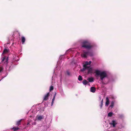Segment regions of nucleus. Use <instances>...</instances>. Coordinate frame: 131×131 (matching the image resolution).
<instances>
[{
	"mask_svg": "<svg viewBox=\"0 0 131 131\" xmlns=\"http://www.w3.org/2000/svg\"><path fill=\"white\" fill-rule=\"evenodd\" d=\"M22 120V119H21L20 120L17 121L16 122V125H18H18H20V124H21V121Z\"/></svg>",
	"mask_w": 131,
	"mask_h": 131,
	"instance_id": "14",
	"label": "nucleus"
},
{
	"mask_svg": "<svg viewBox=\"0 0 131 131\" xmlns=\"http://www.w3.org/2000/svg\"><path fill=\"white\" fill-rule=\"evenodd\" d=\"M9 51L8 50L5 49L3 51V54H5L8 53Z\"/></svg>",
	"mask_w": 131,
	"mask_h": 131,
	"instance_id": "15",
	"label": "nucleus"
},
{
	"mask_svg": "<svg viewBox=\"0 0 131 131\" xmlns=\"http://www.w3.org/2000/svg\"><path fill=\"white\" fill-rule=\"evenodd\" d=\"M19 129V128L18 127H14L11 128L10 129L13 130V131H17Z\"/></svg>",
	"mask_w": 131,
	"mask_h": 131,
	"instance_id": "8",
	"label": "nucleus"
},
{
	"mask_svg": "<svg viewBox=\"0 0 131 131\" xmlns=\"http://www.w3.org/2000/svg\"><path fill=\"white\" fill-rule=\"evenodd\" d=\"M95 73L96 75L100 76V79L102 81H103L104 78L107 77V73L105 71L101 72L97 70H95Z\"/></svg>",
	"mask_w": 131,
	"mask_h": 131,
	"instance_id": "1",
	"label": "nucleus"
},
{
	"mask_svg": "<svg viewBox=\"0 0 131 131\" xmlns=\"http://www.w3.org/2000/svg\"><path fill=\"white\" fill-rule=\"evenodd\" d=\"M88 82L86 80H84L82 81V83L84 85H86L88 84Z\"/></svg>",
	"mask_w": 131,
	"mask_h": 131,
	"instance_id": "13",
	"label": "nucleus"
},
{
	"mask_svg": "<svg viewBox=\"0 0 131 131\" xmlns=\"http://www.w3.org/2000/svg\"><path fill=\"white\" fill-rule=\"evenodd\" d=\"M112 99H114V98H113V97L112 98Z\"/></svg>",
	"mask_w": 131,
	"mask_h": 131,
	"instance_id": "32",
	"label": "nucleus"
},
{
	"mask_svg": "<svg viewBox=\"0 0 131 131\" xmlns=\"http://www.w3.org/2000/svg\"><path fill=\"white\" fill-rule=\"evenodd\" d=\"M103 100L102 99L101 102V104H100V108L101 109L102 108L103 105Z\"/></svg>",
	"mask_w": 131,
	"mask_h": 131,
	"instance_id": "17",
	"label": "nucleus"
},
{
	"mask_svg": "<svg viewBox=\"0 0 131 131\" xmlns=\"http://www.w3.org/2000/svg\"><path fill=\"white\" fill-rule=\"evenodd\" d=\"M84 53L83 54V57L84 58H86L88 56H93L92 52L91 51H83Z\"/></svg>",
	"mask_w": 131,
	"mask_h": 131,
	"instance_id": "3",
	"label": "nucleus"
},
{
	"mask_svg": "<svg viewBox=\"0 0 131 131\" xmlns=\"http://www.w3.org/2000/svg\"><path fill=\"white\" fill-rule=\"evenodd\" d=\"M92 69L91 68H89L88 69V73H92Z\"/></svg>",
	"mask_w": 131,
	"mask_h": 131,
	"instance_id": "16",
	"label": "nucleus"
},
{
	"mask_svg": "<svg viewBox=\"0 0 131 131\" xmlns=\"http://www.w3.org/2000/svg\"><path fill=\"white\" fill-rule=\"evenodd\" d=\"M8 57L6 58V56H5L4 57L2 58L1 62L3 64H4L7 65L8 63Z\"/></svg>",
	"mask_w": 131,
	"mask_h": 131,
	"instance_id": "4",
	"label": "nucleus"
},
{
	"mask_svg": "<svg viewBox=\"0 0 131 131\" xmlns=\"http://www.w3.org/2000/svg\"><path fill=\"white\" fill-rule=\"evenodd\" d=\"M34 125H35L36 124V123L35 122H34L33 123Z\"/></svg>",
	"mask_w": 131,
	"mask_h": 131,
	"instance_id": "30",
	"label": "nucleus"
},
{
	"mask_svg": "<svg viewBox=\"0 0 131 131\" xmlns=\"http://www.w3.org/2000/svg\"><path fill=\"white\" fill-rule=\"evenodd\" d=\"M43 118L42 116H39L38 117V120H41Z\"/></svg>",
	"mask_w": 131,
	"mask_h": 131,
	"instance_id": "22",
	"label": "nucleus"
},
{
	"mask_svg": "<svg viewBox=\"0 0 131 131\" xmlns=\"http://www.w3.org/2000/svg\"><path fill=\"white\" fill-rule=\"evenodd\" d=\"M69 51V50H67L66 51V52H68Z\"/></svg>",
	"mask_w": 131,
	"mask_h": 131,
	"instance_id": "31",
	"label": "nucleus"
},
{
	"mask_svg": "<svg viewBox=\"0 0 131 131\" xmlns=\"http://www.w3.org/2000/svg\"><path fill=\"white\" fill-rule=\"evenodd\" d=\"M30 123V122H28L27 123V125H28Z\"/></svg>",
	"mask_w": 131,
	"mask_h": 131,
	"instance_id": "28",
	"label": "nucleus"
},
{
	"mask_svg": "<svg viewBox=\"0 0 131 131\" xmlns=\"http://www.w3.org/2000/svg\"><path fill=\"white\" fill-rule=\"evenodd\" d=\"M103 83L104 84H107L108 83Z\"/></svg>",
	"mask_w": 131,
	"mask_h": 131,
	"instance_id": "29",
	"label": "nucleus"
},
{
	"mask_svg": "<svg viewBox=\"0 0 131 131\" xmlns=\"http://www.w3.org/2000/svg\"><path fill=\"white\" fill-rule=\"evenodd\" d=\"M114 102L113 101H112L111 102V104L110 105V107L112 108L114 106Z\"/></svg>",
	"mask_w": 131,
	"mask_h": 131,
	"instance_id": "20",
	"label": "nucleus"
},
{
	"mask_svg": "<svg viewBox=\"0 0 131 131\" xmlns=\"http://www.w3.org/2000/svg\"><path fill=\"white\" fill-rule=\"evenodd\" d=\"M56 93H55L54 94V96L53 97V98L52 99V101H54V100L55 97V96L56 95Z\"/></svg>",
	"mask_w": 131,
	"mask_h": 131,
	"instance_id": "23",
	"label": "nucleus"
},
{
	"mask_svg": "<svg viewBox=\"0 0 131 131\" xmlns=\"http://www.w3.org/2000/svg\"><path fill=\"white\" fill-rule=\"evenodd\" d=\"M21 42L22 44H23L25 41V39L24 37H22L21 38Z\"/></svg>",
	"mask_w": 131,
	"mask_h": 131,
	"instance_id": "12",
	"label": "nucleus"
},
{
	"mask_svg": "<svg viewBox=\"0 0 131 131\" xmlns=\"http://www.w3.org/2000/svg\"><path fill=\"white\" fill-rule=\"evenodd\" d=\"M117 124V123L116 122V121L115 120H113L111 123H109L110 124L113 125V127H115V126Z\"/></svg>",
	"mask_w": 131,
	"mask_h": 131,
	"instance_id": "7",
	"label": "nucleus"
},
{
	"mask_svg": "<svg viewBox=\"0 0 131 131\" xmlns=\"http://www.w3.org/2000/svg\"><path fill=\"white\" fill-rule=\"evenodd\" d=\"M67 74L68 75H69L70 74H69V72L68 71H67Z\"/></svg>",
	"mask_w": 131,
	"mask_h": 131,
	"instance_id": "27",
	"label": "nucleus"
},
{
	"mask_svg": "<svg viewBox=\"0 0 131 131\" xmlns=\"http://www.w3.org/2000/svg\"><path fill=\"white\" fill-rule=\"evenodd\" d=\"M50 96V93H48L46 94L44 96L43 101H47L48 99L49 96Z\"/></svg>",
	"mask_w": 131,
	"mask_h": 131,
	"instance_id": "6",
	"label": "nucleus"
},
{
	"mask_svg": "<svg viewBox=\"0 0 131 131\" xmlns=\"http://www.w3.org/2000/svg\"><path fill=\"white\" fill-rule=\"evenodd\" d=\"M87 80L89 81V82H92L94 81V79L92 77L88 78Z\"/></svg>",
	"mask_w": 131,
	"mask_h": 131,
	"instance_id": "11",
	"label": "nucleus"
},
{
	"mask_svg": "<svg viewBox=\"0 0 131 131\" xmlns=\"http://www.w3.org/2000/svg\"><path fill=\"white\" fill-rule=\"evenodd\" d=\"M91 62L90 61L89 62L86 61L85 62V64L83 65L84 68L83 69V70L84 71L85 69L89 68V67L87 66L88 65H90L91 63Z\"/></svg>",
	"mask_w": 131,
	"mask_h": 131,
	"instance_id": "5",
	"label": "nucleus"
},
{
	"mask_svg": "<svg viewBox=\"0 0 131 131\" xmlns=\"http://www.w3.org/2000/svg\"><path fill=\"white\" fill-rule=\"evenodd\" d=\"M3 68L2 67H0V73H1L3 70Z\"/></svg>",
	"mask_w": 131,
	"mask_h": 131,
	"instance_id": "24",
	"label": "nucleus"
},
{
	"mask_svg": "<svg viewBox=\"0 0 131 131\" xmlns=\"http://www.w3.org/2000/svg\"><path fill=\"white\" fill-rule=\"evenodd\" d=\"M78 80L80 81L82 80V76L80 75H79L78 77Z\"/></svg>",
	"mask_w": 131,
	"mask_h": 131,
	"instance_id": "18",
	"label": "nucleus"
},
{
	"mask_svg": "<svg viewBox=\"0 0 131 131\" xmlns=\"http://www.w3.org/2000/svg\"><path fill=\"white\" fill-rule=\"evenodd\" d=\"M53 87L52 86H51L50 87V88L49 89L50 91H52L53 90Z\"/></svg>",
	"mask_w": 131,
	"mask_h": 131,
	"instance_id": "21",
	"label": "nucleus"
},
{
	"mask_svg": "<svg viewBox=\"0 0 131 131\" xmlns=\"http://www.w3.org/2000/svg\"><path fill=\"white\" fill-rule=\"evenodd\" d=\"M106 102H105V106H107L109 103V100L108 97H106Z\"/></svg>",
	"mask_w": 131,
	"mask_h": 131,
	"instance_id": "9",
	"label": "nucleus"
},
{
	"mask_svg": "<svg viewBox=\"0 0 131 131\" xmlns=\"http://www.w3.org/2000/svg\"><path fill=\"white\" fill-rule=\"evenodd\" d=\"M113 114V113L112 112H111L108 113V116L111 117L112 116Z\"/></svg>",
	"mask_w": 131,
	"mask_h": 131,
	"instance_id": "19",
	"label": "nucleus"
},
{
	"mask_svg": "<svg viewBox=\"0 0 131 131\" xmlns=\"http://www.w3.org/2000/svg\"><path fill=\"white\" fill-rule=\"evenodd\" d=\"M82 47L85 48L90 49L91 48L92 46L91 45L90 43L87 41H85L82 42Z\"/></svg>",
	"mask_w": 131,
	"mask_h": 131,
	"instance_id": "2",
	"label": "nucleus"
},
{
	"mask_svg": "<svg viewBox=\"0 0 131 131\" xmlns=\"http://www.w3.org/2000/svg\"><path fill=\"white\" fill-rule=\"evenodd\" d=\"M53 103H54V101H52V102H51V103L52 106L53 105Z\"/></svg>",
	"mask_w": 131,
	"mask_h": 131,
	"instance_id": "26",
	"label": "nucleus"
},
{
	"mask_svg": "<svg viewBox=\"0 0 131 131\" xmlns=\"http://www.w3.org/2000/svg\"><path fill=\"white\" fill-rule=\"evenodd\" d=\"M96 90V89L95 87H93L91 88L90 91L91 92L94 93L95 92Z\"/></svg>",
	"mask_w": 131,
	"mask_h": 131,
	"instance_id": "10",
	"label": "nucleus"
},
{
	"mask_svg": "<svg viewBox=\"0 0 131 131\" xmlns=\"http://www.w3.org/2000/svg\"><path fill=\"white\" fill-rule=\"evenodd\" d=\"M120 118H122L124 117V116L123 115H120L119 116Z\"/></svg>",
	"mask_w": 131,
	"mask_h": 131,
	"instance_id": "25",
	"label": "nucleus"
}]
</instances>
